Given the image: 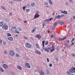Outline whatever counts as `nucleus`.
Returning <instances> with one entry per match:
<instances>
[{"label":"nucleus","instance_id":"nucleus-44","mask_svg":"<svg viewBox=\"0 0 75 75\" xmlns=\"http://www.w3.org/2000/svg\"><path fill=\"white\" fill-rule=\"evenodd\" d=\"M57 25V23H55L54 24V26L55 27V26H56Z\"/></svg>","mask_w":75,"mask_h":75},{"label":"nucleus","instance_id":"nucleus-24","mask_svg":"<svg viewBox=\"0 0 75 75\" xmlns=\"http://www.w3.org/2000/svg\"><path fill=\"white\" fill-rule=\"evenodd\" d=\"M0 70L1 72H4V71L1 67H0Z\"/></svg>","mask_w":75,"mask_h":75},{"label":"nucleus","instance_id":"nucleus-49","mask_svg":"<svg viewBox=\"0 0 75 75\" xmlns=\"http://www.w3.org/2000/svg\"><path fill=\"white\" fill-rule=\"evenodd\" d=\"M2 42V40H0V44H1V43Z\"/></svg>","mask_w":75,"mask_h":75},{"label":"nucleus","instance_id":"nucleus-26","mask_svg":"<svg viewBox=\"0 0 75 75\" xmlns=\"http://www.w3.org/2000/svg\"><path fill=\"white\" fill-rule=\"evenodd\" d=\"M18 29L19 31H22V29L21 27H19L18 28Z\"/></svg>","mask_w":75,"mask_h":75},{"label":"nucleus","instance_id":"nucleus-55","mask_svg":"<svg viewBox=\"0 0 75 75\" xmlns=\"http://www.w3.org/2000/svg\"><path fill=\"white\" fill-rule=\"evenodd\" d=\"M23 23H27V21H24L23 22Z\"/></svg>","mask_w":75,"mask_h":75},{"label":"nucleus","instance_id":"nucleus-4","mask_svg":"<svg viewBox=\"0 0 75 75\" xmlns=\"http://www.w3.org/2000/svg\"><path fill=\"white\" fill-rule=\"evenodd\" d=\"M69 71L71 73H74V72H75V68H71Z\"/></svg>","mask_w":75,"mask_h":75},{"label":"nucleus","instance_id":"nucleus-1","mask_svg":"<svg viewBox=\"0 0 75 75\" xmlns=\"http://www.w3.org/2000/svg\"><path fill=\"white\" fill-rule=\"evenodd\" d=\"M11 30L12 32H13V33H16L18 34H19V33H20L19 31H17V29H16V28L15 27L13 26L12 27Z\"/></svg>","mask_w":75,"mask_h":75},{"label":"nucleus","instance_id":"nucleus-31","mask_svg":"<svg viewBox=\"0 0 75 75\" xmlns=\"http://www.w3.org/2000/svg\"><path fill=\"white\" fill-rule=\"evenodd\" d=\"M7 36L8 37H9L10 36H11V34L10 33H7Z\"/></svg>","mask_w":75,"mask_h":75},{"label":"nucleus","instance_id":"nucleus-57","mask_svg":"<svg viewBox=\"0 0 75 75\" xmlns=\"http://www.w3.org/2000/svg\"><path fill=\"white\" fill-rule=\"evenodd\" d=\"M70 27V26H68L67 27V28H69Z\"/></svg>","mask_w":75,"mask_h":75},{"label":"nucleus","instance_id":"nucleus-58","mask_svg":"<svg viewBox=\"0 0 75 75\" xmlns=\"http://www.w3.org/2000/svg\"><path fill=\"white\" fill-rule=\"evenodd\" d=\"M74 43H72L71 44V45H74Z\"/></svg>","mask_w":75,"mask_h":75},{"label":"nucleus","instance_id":"nucleus-34","mask_svg":"<svg viewBox=\"0 0 75 75\" xmlns=\"http://www.w3.org/2000/svg\"><path fill=\"white\" fill-rule=\"evenodd\" d=\"M1 7H2V8L3 9H4V10H6V8L4 7L3 6H2Z\"/></svg>","mask_w":75,"mask_h":75},{"label":"nucleus","instance_id":"nucleus-14","mask_svg":"<svg viewBox=\"0 0 75 75\" xmlns=\"http://www.w3.org/2000/svg\"><path fill=\"white\" fill-rule=\"evenodd\" d=\"M8 39L10 41H13V38L12 37H9L8 38Z\"/></svg>","mask_w":75,"mask_h":75},{"label":"nucleus","instance_id":"nucleus-39","mask_svg":"<svg viewBox=\"0 0 75 75\" xmlns=\"http://www.w3.org/2000/svg\"><path fill=\"white\" fill-rule=\"evenodd\" d=\"M69 2L71 3H73V1L72 0H69Z\"/></svg>","mask_w":75,"mask_h":75},{"label":"nucleus","instance_id":"nucleus-33","mask_svg":"<svg viewBox=\"0 0 75 75\" xmlns=\"http://www.w3.org/2000/svg\"><path fill=\"white\" fill-rule=\"evenodd\" d=\"M30 10L29 9H27L26 10V11L27 13H28V12H30Z\"/></svg>","mask_w":75,"mask_h":75},{"label":"nucleus","instance_id":"nucleus-63","mask_svg":"<svg viewBox=\"0 0 75 75\" xmlns=\"http://www.w3.org/2000/svg\"><path fill=\"white\" fill-rule=\"evenodd\" d=\"M16 37H18V35H16Z\"/></svg>","mask_w":75,"mask_h":75},{"label":"nucleus","instance_id":"nucleus-45","mask_svg":"<svg viewBox=\"0 0 75 75\" xmlns=\"http://www.w3.org/2000/svg\"><path fill=\"white\" fill-rule=\"evenodd\" d=\"M72 56L74 57H75V55L74 54H72Z\"/></svg>","mask_w":75,"mask_h":75},{"label":"nucleus","instance_id":"nucleus-54","mask_svg":"<svg viewBox=\"0 0 75 75\" xmlns=\"http://www.w3.org/2000/svg\"><path fill=\"white\" fill-rule=\"evenodd\" d=\"M49 21V19H46V21H47V22H48V21Z\"/></svg>","mask_w":75,"mask_h":75},{"label":"nucleus","instance_id":"nucleus-18","mask_svg":"<svg viewBox=\"0 0 75 75\" xmlns=\"http://www.w3.org/2000/svg\"><path fill=\"white\" fill-rule=\"evenodd\" d=\"M18 69H20V70H22V68L19 65H18L17 67Z\"/></svg>","mask_w":75,"mask_h":75},{"label":"nucleus","instance_id":"nucleus-46","mask_svg":"<svg viewBox=\"0 0 75 75\" xmlns=\"http://www.w3.org/2000/svg\"><path fill=\"white\" fill-rule=\"evenodd\" d=\"M47 62H49L50 60H49V59L48 58H47Z\"/></svg>","mask_w":75,"mask_h":75},{"label":"nucleus","instance_id":"nucleus-19","mask_svg":"<svg viewBox=\"0 0 75 75\" xmlns=\"http://www.w3.org/2000/svg\"><path fill=\"white\" fill-rule=\"evenodd\" d=\"M67 38V37H65L64 38H63L61 39L59 38V41H62V40H65V39H66Z\"/></svg>","mask_w":75,"mask_h":75},{"label":"nucleus","instance_id":"nucleus-13","mask_svg":"<svg viewBox=\"0 0 75 75\" xmlns=\"http://www.w3.org/2000/svg\"><path fill=\"white\" fill-rule=\"evenodd\" d=\"M3 24H4V22H3V21L1 22H0V27L3 26Z\"/></svg>","mask_w":75,"mask_h":75},{"label":"nucleus","instance_id":"nucleus-15","mask_svg":"<svg viewBox=\"0 0 75 75\" xmlns=\"http://www.w3.org/2000/svg\"><path fill=\"white\" fill-rule=\"evenodd\" d=\"M61 18V16L58 15L57 16H55V18Z\"/></svg>","mask_w":75,"mask_h":75},{"label":"nucleus","instance_id":"nucleus-32","mask_svg":"<svg viewBox=\"0 0 75 75\" xmlns=\"http://www.w3.org/2000/svg\"><path fill=\"white\" fill-rule=\"evenodd\" d=\"M74 40H75V38H73V39H72L71 41V42H74Z\"/></svg>","mask_w":75,"mask_h":75},{"label":"nucleus","instance_id":"nucleus-50","mask_svg":"<svg viewBox=\"0 0 75 75\" xmlns=\"http://www.w3.org/2000/svg\"><path fill=\"white\" fill-rule=\"evenodd\" d=\"M49 21H51V20H52V18H50L49 19Z\"/></svg>","mask_w":75,"mask_h":75},{"label":"nucleus","instance_id":"nucleus-56","mask_svg":"<svg viewBox=\"0 0 75 75\" xmlns=\"http://www.w3.org/2000/svg\"><path fill=\"white\" fill-rule=\"evenodd\" d=\"M73 19H75V16H73Z\"/></svg>","mask_w":75,"mask_h":75},{"label":"nucleus","instance_id":"nucleus-20","mask_svg":"<svg viewBox=\"0 0 75 75\" xmlns=\"http://www.w3.org/2000/svg\"><path fill=\"white\" fill-rule=\"evenodd\" d=\"M40 75H44V73L42 71H41L40 72Z\"/></svg>","mask_w":75,"mask_h":75},{"label":"nucleus","instance_id":"nucleus-35","mask_svg":"<svg viewBox=\"0 0 75 75\" xmlns=\"http://www.w3.org/2000/svg\"><path fill=\"white\" fill-rule=\"evenodd\" d=\"M16 56L17 57H20V55H19V54H17V53L16 54Z\"/></svg>","mask_w":75,"mask_h":75},{"label":"nucleus","instance_id":"nucleus-36","mask_svg":"<svg viewBox=\"0 0 75 75\" xmlns=\"http://www.w3.org/2000/svg\"><path fill=\"white\" fill-rule=\"evenodd\" d=\"M36 47H37V48H40V47L39 46V45H38V44H36Z\"/></svg>","mask_w":75,"mask_h":75},{"label":"nucleus","instance_id":"nucleus-30","mask_svg":"<svg viewBox=\"0 0 75 75\" xmlns=\"http://www.w3.org/2000/svg\"><path fill=\"white\" fill-rule=\"evenodd\" d=\"M64 23L63 22H61L60 23L59 25H64Z\"/></svg>","mask_w":75,"mask_h":75},{"label":"nucleus","instance_id":"nucleus-10","mask_svg":"<svg viewBox=\"0 0 75 75\" xmlns=\"http://www.w3.org/2000/svg\"><path fill=\"white\" fill-rule=\"evenodd\" d=\"M35 30H36V27H35L33 28V30H32V33H34Z\"/></svg>","mask_w":75,"mask_h":75},{"label":"nucleus","instance_id":"nucleus-7","mask_svg":"<svg viewBox=\"0 0 75 75\" xmlns=\"http://www.w3.org/2000/svg\"><path fill=\"white\" fill-rule=\"evenodd\" d=\"M35 37L37 38H39V39H40L41 38V36L40 35L38 34L36 35Z\"/></svg>","mask_w":75,"mask_h":75},{"label":"nucleus","instance_id":"nucleus-38","mask_svg":"<svg viewBox=\"0 0 75 75\" xmlns=\"http://www.w3.org/2000/svg\"><path fill=\"white\" fill-rule=\"evenodd\" d=\"M54 37V35H52L51 36V38H53V37Z\"/></svg>","mask_w":75,"mask_h":75},{"label":"nucleus","instance_id":"nucleus-25","mask_svg":"<svg viewBox=\"0 0 75 75\" xmlns=\"http://www.w3.org/2000/svg\"><path fill=\"white\" fill-rule=\"evenodd\" d=\"M45 43V40L43 41L42 42V44L43 46L44 47H45V46H44Z\"/></svg>","mask_w":75,"mask_h":75},{"label":"nucleus","instance_id":"nucleus-40","mask_svg":"<svg viewBox=\"0 0 75 75\" xmlns=\"http://www.w3.org/2000/svg\"><path fill=\"white\" fill-rule=\"evenodd\" d=\"M65 16V15H62L61 16H60V18L61 17H63Z\"/></svg>","mask_w":75,"mask_h":75},{"label":"nucleus","instance_id":"nucleus-29","mask_svg":"<svg viewBox=\"0 0 75 75\" xmlns=\"http://www.w3.org/2000/svg\"><path fill=\"white\" fill-rule=\"evenodd\" d=\"M49 1L50 4H52V2L51 1V0H49Z\"/></svg>","mask_w":75,"mask_h":75},{"label":"nucleus","instance_id":"nucleus-2","mask_svg":"<svg viewBox=\"0 0 75 75\" xmlns=\"http://www.w3.org/2000/svg\"><path fill=\"white\" fill-rule=\"evenodd\" d=\"M38 14H39V12L38 11H37L34 16L35 18H38L40 17V15H38Z\"/></svg>","mask_w":75,"mask_h":75},{"label":"nucleus","instance_id":"nucleus-37","mask_svg":"<svg viewBox=\"0 0 75 75\" xmlns=\"http://www.w3.org/2000/svg\"><path fill=\"white\" fill-rule=\"evenodd\" d=\"M23 38L25 40H27L28 39V38L26 36H23Z\"/></svg>","mask_w":75,"mask_h":75},{"label":"nucleus","instance_id":"nucleus-53","mask_svg":"<svg viewBox=\"0 0 75 75\" xmlns=\"http://www.w3.org/2000/svg\"><path fill=\"white\" fill-rule=\"evenodd\" d=\"M9 15H10V16H12V13H10Z\"/></svg>","mask_w":75,"mask_h":75},{"label":"nucleus","instance_id":"nucleus-28","mask_svg":"<svg viewBox=\"0 0 75 75\" xmlns=\"http://www.w3.org/2000/svg\"><path fill=\"white\" fill-rule=\"evenodd\" d=\"M62 13L65 14H67V12L66 11H64L62 12Z\"/></svg>","mask_w":75,"mask_h":75},{"label":"nucleus","instance_id":"nucleus-47","mask_svg":"<svg viewBox=\"0 0 75 75\" xmlns=\"http://www.w3.org/2000/svg\"><path fill=\"white\" fill-rule=\"evenodd\" d=\"M55 27L54 26L52 28V30H54L55 29Z\"/></svg>","mask_w":75,"mask_h":75},{"label":"nucleus","instance_id":"nucleus-9","mask_svg":"<svg viewBox=\"0 0 75 75\" xmlns=\"http://www.w3.org/2000/svg\"><path fill=\"white\" fill-rule=\"evenodd\" d=\"M25 66H27L28 68H30V66L29 65V64L28 63H26L25 64Z\"/></svg>","mask_w":75,"mask_h":75},{"label":"nucleus","instance_id":"nucleus-62","mask_svg":"<svg viewBox=\"0 0 75 75\" xmlns=\"http://www.w3.org/2000/svg\"><path fill=\"white\" fill-rule=\"evenodd\" d=\"M47 21V19H46V20H44V21Z\"/></svg>","mask_w":75,"mask_h":75},{"label":"nucleus","instance_id":"nucleus-27","mask_svg":"<svg viewBox=\"0 0 75 75\" xmlns=\"http://www.w3.org/2000/svg\"><path fill=\"white\" fill-rule=\"evenodd\" d=\"M45 44L46 45H47V44H48V41H46L45 42Z\"/></svg>","mask_w":75,"mask_h":75},{"label":"nucleus","instance_id":"nucleus-11","mask_svg":"<svg viewBox=\"0 0 75 75\" xmlns=\"http://www.w3.org/2000/svg\"><path fill=\"white\" fill-rule=\"evenodd\" d=\"M44 5L45 6H46V7H48V3L47 2H45L44 3Z\"/></svg>","mask_w":75,"mask_h":75},{"label":"nucleus","instance_id":"nucleus-42","mask_svg":"<svg viewBox=\"0 0 75 75\" xmlns=\"http://www.w3.org/2000/svg\"><path fill=\"white\" fill-rule=\"evenodd\" d=\"M67 74H69V75H70V72L69 71H67Z\"/></svg>","mask_w":75,"mask_h":75},{"label":"nucleus","instance_id":"nucleus-6","mask_svg":"<svg viewBox=\"0 0 75 75\" xmlns=\"http://www.w3.org/2000/svg\"><path fill=\"white\" fill-rule=\"evenodd\" d=\"M8 28V26L6 25H4L2 27V29H3V30H7Z\"/></svg>","mask_w":75,"mask_h":75},{"label":"nucleus","instance_id":"nucleus-5","mask_svg":"<svg viewBox=\"0 0 75 75\" xmlns=\"http://www.w3.org/2000/svg\"><path fill=\"white\" fill-rule=\"evenodd\" d=\"M9 53L11 55V56H13V55H14L15 54V53L14 52V51L13 50H11L9 52Z\"/></svg>","mask_w":75,"mask_h":75},{"label":"nucleus","instance_id":"nucleus-64","mask_svg":"<svg viewBox=\"0 0 75 75\" xmlns=\"http://www.w3.org/2000/svg\"><path fill=\"white\" fill-rule=\"evenodd\" d=\"M48 33H50V30H48Z\"/></svg>","mask_w":75,"mask_h":75},{"label":"nucleus","instance_id":"nucleus-17","mask_svg":"<svg viewBox=\"0 0 75 75\" xmlns=\"http://www.w3.org/2000/svg\"><path fill=\"white\" fill-rule=\"evenodd\" d=\"M52 49L50 51L51 52H52V51H54V50H55V49H54L55 47H54V46H52Z\"/></svg>","mask_w":75,"mask_h":75},{"label":"nucleus","instance_id":"nucleus-59","mask_svg":"<svg viewBox=\"0 0 75 75\" xmlns=\"http://www.w3.org/2000/svg\"><path fill=\"white\" fill-rule=\"evenodd\" d=\"M70 20H73V18H70Z\"/></svg>","mask_w":75,"mask_h":75},{"label":"nucleus","instance_id":"nucleus-16","mask_svg":"<svg viewBox=\"0 0 75 75\" xmlns=\"http://www.w3.org/2000/svg\"><path fill=\"white\" fill-rule=\"evenodd\" d=\"M35 52H36L38 54H39V55H41V52L37 50H36L35 51Z\"/></svg>","mask_w":75,"mask_h":75},{"label":"nucleus","instance_id":"nucleus-52","mask_svg":"<svg viewBox=\"0 0 75 75\" xmlns=\"http://www.w3.org/2000/svg\"><path fill=\"white\" fill-rule=\"evenodd\" d=\"M4 54H7V52H6V51H4Z\"/></svg>","mask_w":75,"mask_h":75},{"label":"nucleus","instance_id":"nucleus-60","mask_svg":"<svg viewBox=\"0 0 75 75\" xmlns=\"http://www.w3.org/2000/svg\"><path fill=\"white\" fill-rule=\"evenodd\" d=\"M18 1H21V0H17Z\"/></svg>","mask_w":75,"mask_h":75},{"label":"nucleus","instance_id":"nucleus-23","mask_svg":"<svg viewBox=\"0 0 75 75\" xmlns=\"http://www.w3.org/2000/svg\"><path fill=\"white\" fill-rule=\"evenodd\" d=\"M64 45L65 46H66V47H70V46L69 45H68V44L67 43H65Z\"/></svg>","mask_w":75,"mask_h":75},{"label":"nucleus","instance_id":"nucleus-43","mask_svg":"<svg viewBox=\"0 0 75 75\" xmlns=\"http://www.w3.org/2000/svg\"><path fill=\"white\" fill-rule=\"evenodd\" d=\"M51 47H49L48 48V49H49V50H51Z\"/></svg>","mask_w":75,"mask_h":75},{"label":"nucleus","instance_id":"nucleus-41","mask_svg":"<svg viewBox=\"0 0 75 75\" xmlns=\"http://www.w3.org/2000/svg\"><path fill=\"white\" fill-rule=\"evenodd\" d=\"M23 11H25V6H24L23 7Z\"/></svg>","mask_w":75,"mask_h":75},{"label":"nucleus","instance_id":"nucleus-3","mask_svg":"<svg viewBox=\"0 0 75 75\" xmlns=\"http://www.w3.org/2000/svg\"><path fill=\"white\" fill-rule=\"evenodd\" d=\"M25 45L27 48H31V45L30 44V43H27L25 44Z\"/></svg>","mask_w":75,"mask_h":75},{"label":"nucleus","instance_id":"nucleus-48","mask_svg":"<svg viewBox=\"0 0 75 75\" xmlns=\"http://www.w3.org/2000/svg\"><path fill=\"white\" fill-rule=\"evenodd\" d=\"M52 64H50L49 65V67H52Z\"/></svg>","mask_w":75,"mask_h":75},{"label":"nucleus","instance_id":"nucleus-61","mask_svg":"<svg viewBox=\"0 0 75 75\" xmlns=\"http://www.w3.org/2000/svg\"><path fill=\"white\" fill-rule=\"evenodd\" d=\"M56 61H58V59H56Z\"/></svg>","mask_w":75,"mask_h":75},{"label":"nucleus","instance_id":"nucleus-51","mask_svg":"<svg viewBox=\"0 0 75 75\" xmlns=\"http://www.w3.org/2000/svg\"><path fill=\"white\" fill-rule=\"evenodd\" d=\"M69 40H68L67 41V43L68 44H69Z\"/></svg>","mask_w":75,"mask_h":75},{"label":"nucleus","instance_id":"nucleus-21","mask_svg":"<svg viewBox=\"0 0 75 75\" xmlns=\"http://www.w3.org/2000/svg\"><path fill=\"white\" fill-rule=\"evenodd\" d=\"M46 73L47 74H50V70L49 69H47L46 71Z\"/></svg>","mask_w":75,"mask_h":75},{"label":"nucleus","instance_id":"nucleus-12","mask_svg":"<svg viewBox=\"0 0 75 75\" xmlns=\"http://www.w3.org/2000/svg\"><path fill=\"white\" fill-rule=\"evenodd\" d=\"M3 66L4 68L5 69L7 68H8V66H7V65H6V64H3Z\"/></svg>","mask_w":75,"mask_h":75},{"label":"nucleus","instance_id":"nucleus-8","mask_svg":"<svg viewBox=\"0 0 75 75\" xmlns=\"http://www.w3.org/2000/svg\"><path fill=\"white\" fill-rule=\"evenodd\" d=\"M43 50H44L46 52H50V51L49 50V49H48H48L45 48L44 47L43 48Z\"/></svg>","mask_w":75,"mask_h":75},{"label":"nucleus","instance_id":"nucleus-22","mask_svg":"<svg viewBox=\"0 0 75 75\" xmlns=\"http://www.w3.org/2000/svg\"><path fill=\"white\" fill-rule=\"evenodd\" d=\"M31 6L32 7L35 6V3L34 2H32L31 3Z\"/></svg>","mask_w":75,"mask_h":75}]
</instances>
